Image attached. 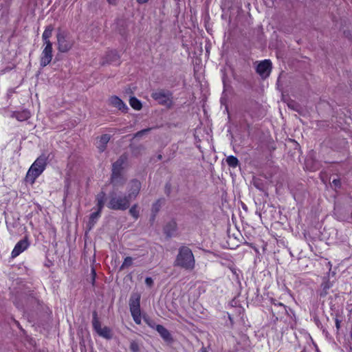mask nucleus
Wrapping results in <instances>:
<instances>
[{
  "label": "nucleus",
  "mask_w": 352,
  "mask_h": 352,
  "mask_svg": "<svg viewBox=\"0 0 352 352\" xmlns=\"http://www.w3.org/2000/svg\"><path fill=\"white\" fill-rule=\"evenodd\" d=\"M174 265L186 270H192L195 260L192 250L186 246L179 248Z\"/></svg>",
  "instance_id": "obj_1"
},
{
  "label": "nucleus",
  "mask_w": 352,
  "mask_h": 352,
  "mask_svg": "<svg viewBox=\"0 0 352 352\" xmlns=\"http://www.w3.org/2000/svg\"><path fill=\"white\" fill-rule=\"evenodd\" d=\"M126 160V156L122 155L112 164L111 183L115 187L122 186L125 183L126 179L123 176L122 171Z\"/></svg>",
  "instance_id": "obj_2"
},
{
  "label": "nucleus",
  "mask_w": 352,
  "mask_h": 352,
  "mask_svg": "<svg viewBox=\"0 0 352 352\" xmlns=\"http://www.w3.org/2000/svg\"><path fill=\"white\" fill-rule=\"evenodd\" d=\"M48 155L45 153H42L38 157H37L27 173V181L30 182L32 184L35 182L36 178L45 170Z\"/></svg>",
  "instance_id": "obj_3"
},
{
  "label": "nucleus",
  "mask_w": 352,
  "mask_h": 352,
  "mask_svg": "<svg viewBox=\"0 0 352 352\" xmlns=\"http://www.w3.org/2000/svg\"><path fill=\"white\" fill-rule=\"evenodd\" d=\"M131 200L127 195L111 192L107 206L113 210H125L130 206Z\"/></svg>",
  "instance_id": "obj_4"
},
{
  "label": "nucleus",
  "mask_w": 352,
  "mask_h": 352,
  "mask_svg": "<svg viewBox=\"0 0 352 352\" xmlns=\"http://www.w3.org/2000/svg\"><path fill=\"white\" fill-rule=\"evenodd\" d=\"M57 48L61 53H65L72 49L75 39L68 32L59 30L56 34Z\"/></svg>",
  "instance_id": "obj_5"
},
{
  "label": "nucleus",
  "mask_w": 352,
  "mask_h": 352,
  "mask_svg": "<svg viewBox=\"0 0 352 352\" xmlns=\"http://www.w3.org/2000/svg\"><path fill=\"white\" fill-rule=\"evenodd\" d=\"M140 302V295L137 293L132 294L129 300V308L133 319L137 324H140L142 321Z\"/></svg>",
  "instance_id": "obj_6"
},
{
  "label": "nucleus",
  "mask_w": 352,
  "mask_h": 352,
  "mask_svg": "<svg viewBox=\"0 0 352 352\" xmlns=\"http://www.w3.org/2000/svg\"><path fill=\"white\" fill-rule=\"evenodd\" d=\"M151 97L159 104L170 106L172 104V93L167 90L160 89L152 93Z\"/></svg>",
  "instance_id": "obj_7"
},
{
  "label": "nucleus",
  "mask_w": 352,
  "mask_h": 352,
  "mask_svg": "<svg viewBox=\"0 0 352 352\" xmlns=\"http://www.w3.org/2000/svg\"><path fill=\"white\" fill-rule=\"evenodd\" d=\"M92 325L94 329L101 337L110 339L112 337L111 330L109 327H102L100 322L98 320V314L96 311L93 313Z\"/></svg>",
  "instance_id": "obj_8"
},
{
  "label": "nucleus",
  "mask_w": 352,
  "mask_h": 352,
  "mask_svg": "<svg viewBox=\"0 0 352 352\" xmlns=\"http://www.w3.org/2000/svg\"><path fill=\"white\" fill-rule=\"evenodd\" d=\"M53 57L52 54V43L44 45V48L42 51L40 57V65L41 67H45L50 63Z\"/></svg>",
  "instance_id": "obj_9"
},
{
  "label": "nucleus",
  "mask_w": 352,
  "mask_h": 352,
  "mask_svg": "<svg viewBox=\"0 0 352 352\" xmlns=\"http://www.w3.org/2000/svg\"><path fill=\"white\" fill-rule=\"evenodd\" d=\"M256 71L262 78H267L272 71V62L267 59L261 61L258 64Z\"/></svg>",
  "instance_id": "obj_10"
},
{
  "label": "nucleus",
  "mask_w": 352,
  "mask_h": 352,
  "mask_svg": "<svg viewBox=\"0 0 352 352\" xmlns=\"http://www.w3.org/2000/svg\"><path fill=\"white\" fill-rule=\"evenodd\" d=\"M141 188V184L137 179H133L128 185L127 196L131 201L135 199L138 195Z\"/></svg>",
  "instance_id": "obj_11"
},
{
  "label": "nucleus",
  "mask_w": 352,
  "mask_h": 352,
  "mask_svg": "<svg viewBox=\"0 0 352 352\" xmlns=\"http://www.w3.org/2000/svg\"><path fill=\"white\" fill-rule=\"evenodd\" d=\"M109 104L113 107L118 109L122 112H126L129 109L126 104L118 96H112L109 98Z\"/></svg>",
  "instance_id": "obj_12"
},
{
  "label": "nucleus",
  "mask_w": 352,
  "mask_h": 352,
  "mask_svg": "<svg viewBox=\"0 0 352 352\" xmlns=\"http://www.w3.org/2000/svg\"><path fill=\"white\" fill-rule=\"evenodd\" d=\"M29 242L27 239L19 241L14 246L11 255L12 258L18 256L21 253L25 251L29 247Z\"/></svg>",
  "instance_id": "obj_13"
},
{
  "label": "nucleus",
  "mask_w": 352,
  "mask_h": 352,
  "mask_svg": "<svg viewBox=\"0 0 352 352\" xmlns=\"http://www.w3.org/2000/svg\"><path fill=\"white\" fill-rule=\"evenodd\" d=\"M31 116L30 111L23 109L22 111H16L11 112L10 117L16 118L19 122H23L28 120Z\"/></svg>",
  "instance_id": "obj_14"
},
{
  "label": "nucleus",
  "mask_w": 352,
  "mask_h": 352,
  "mask_svg": "<svg viewBox=\"0 0 352 352\" xmlns=\"http://www.w3.org/2000/svg\"><path fill=\"white\" fill-rule=\"evenodd\" d=\"M155 330L160 335L162 338L166 342H171L173 340V338L171 334L168 331L167 329H166L164 326L161 324H157L155 326Z\"/></svg>",
  "instance_id": "obj_15"
},
{
  "label": "nucleus",
  "mask_w": 352,
  "mask_h": 352,
  "mask_svg": "<svg viewBox=\"0 0 352 352\" xmlns=\"http://www.w3.org/2000/svg\"><path fill=\"white\" fill-rule=\"evenodd\" d=\"M120 60V56L118 52L115 50L109 51L107 53L105 56V60L102 62V65L105 63H118Z\"/></svg>",
  "instance_id": "obj_16"
},
{
  "label": "nucleus",
  "mask_w": 352,
  "mask_h": 352,
  "mask_svg": "<svg viewBox=\"0 0 352 352\" xmlns=\"http://www.w3.org/2000/svg\"><path fill=\"white\" fill-rule=\"evenodd\" d=\"M110 138L111 136L109 134H104L100 137V139L96 144L97 148L100 153L105 150L107 144L109 142Z\"/></svg>",
  "instance_id": "obj_17"
},
{
  "label": "nucleus",
  "mask_w": 352,
  "mask_h": 352,
  "mask_svg": "<svg viewBox=\"0 0 352 352\" xmlns=\"http://www.w3.org/2000/svg\"><path fill=\"white\" fill-rule=\"evenodd\" d=\"M54 28L52 25H50L47 26L42 34V38L44 42V45H47L48 43H52L50 41V38L52 36V31Z\"/></svg>",
  "instance_id": "obj_18"
},
{
  "label": "nucleus",
  "mask_w": 352,
  "mask_h": 352,
  "mask_svg": "<svg viewBox=\"0 0 352 352\" xmlns=\"http://www.w3.org/2000/svg\"><path fill=\"white\" fill-rule=\"evenodd\" d=\"M106 198V194L104 191H101L97 194L96 197L97 208L99 210H102L104 206Z\"/></svg>",
  "instance_id": "obj_19"
},
{
  "label": "nucleus",
  "mask_w": 352,
  "mask_h": 352,
  "mask_svg": "<svg viewBox=\"0 0 352 352\" xmlns=\"http://www.w3.org/2000/svg\"><path fill=\"white\" fill-rule=\"evenodd\" d=\"M177 230V224L175 221L169 222L164 228V232L168 236H171Z\"/></svg>",
  "instance_id": "obj_20"
},
{
  "label": "nucleus",
  "mask_w": 352,
  "mask_h": 352,
  "mask_svg": "<svg viewBox=\"0 0 352 352\" xmlns=\"http://www.w3.org/2000/svg\"><path fill=\"white\" fill-rule=\"evenodd\" d=\"M273 307L272 308V311L281 308V314H287V307L281 302H277L276 300H272Z\"/></svg>",
  "instance_id": "obj_21"
},
{
  "label": "nucleus",
  "mask_w": 352,
  "mask_h": 352,
  "mask_svg": "<svg viewBox=\"0 0 352 352\" xmlns=\"http://www.w3.org/2000/svg\"><path fill=\"white\" fill-rule=\"evenodd\" d=\"M131 107L135 110H140L142 109L141 102L135 97H131L129 100Z\"/></svg>",
  "instance_id": "obj_22"
},
{
  "label": "nucleus",
  "mask_w": 352,
  "mask_h": 352,
  "mask_svg": "<svg viewBox=\"0 0 352 352\" xmlns=\"http://www.w3.org/2000/svg\"><path fill=\"white\" fill-rule=\"evenodd\" d=\"M102 210H99L92 212L90 214L89 224L90 225V228L94 225L98 218L100 217V213Z\"/></svg>",
  "instance_id": "obj_23"
},
{
  "label": "nucleus",
  "mask_w": 352,
  "mask_h": 352,
  "mask_svg": "<svg viewBox=\"0 0 352 352\" xmlns=\"http://www.w3.org/2000/svg\"><path fill=\"white\" fill-rule=\"evenodd\" d=\"M226 162L228 166L232 168H236L239 165L238 159L233 155L228 156L226 159Z\"/></svg>",
  "instance_id": "obj_24"
},
{
  "label": "nucleus",
  "mask_w": 352,
  "mask_h": 352,
  "mask_svg": "<svg viewBox=\"0 0 352 352\" xmlns=\"http://www.w3.org/2000/svg\"><path fill=\"white\" fill-rule=\"evenodd\" d=\"M129 349L132 352H141L140 344L136 340H131Z\"/></svg>",
  "instance_id": "obj_25"
},
{
  "label": "nucleus",
  "mask_w": 352,
  "mask_h": 352,
  "mask_svg": "<svg viewBox=\"0 0 352 352\" xmlns=\"http://www.w3.org/2000/svg\"><path fill=\"white\" fill-rule=\"evenodd\" d=\"M133 263V258L131 256H127L124 258L122 265L120 267V270H123L125 268L129 267Z\"/></svg>",
  "instance_id": "obj_26"
},
{
  "label": "nucleus",
  "mask_w": 352,
  "mask_h": 352,
  "mask_svg": "<svg viewBox=\"0 0 352 352\" xmlns=\"http://www.w3.org/2000/svg\"><path fill=\"white\" fill-rule=\"evenodd\" d=\"M138 204H134L129 209V214L135 219H138L139 217V210L138 209Z\"/></svg>",
  "instance_id": "obj_27"
},
{
  "label": "nucleus",
  "mask_w": 352,
  "mask_h": 352,
  "mask_svg": "<svg viewBox=\"0 0 352 352\" xmlns=\"http://www.w3.org/2000/svg\"><path fill=\"white\" fill-rule=\"evenodd\" d=\"M160 200H157L153 205V207H152V210L153 212H157L160 210Z\"/></svg>",
  "instance_id": "obj_28"
},
{
  "label": "nucleus",
  "mask_w": 352,
  "mask_h": 352,
  "mask_svg": "<svg viewBox=\"0 0 352 352\" xmlns=\"http://www.w3.org/2000/svg\"><path fill=\"white\" fill-rule=\"evenodd\" d=\"M149 131H150V129H143L142 131H140L135 133V137H140Z\"/></svg>",
  "instance_id": "obj_29"
},
{
  "label": "nucleus",
  "mask_w": 352,
  "mask_h": 352,
  "mask_svg": "<svg viewBox=\"0 0 352 352\" xmlns=\"http://www.w3.org/2000/svg\"><path fill=\"white\" fill-rule=\"evenodd\" d=\"M145 283L146 284V285H148V287H151L153 285V279L151 278V277H147L145 279Z\"/></svg>",
  "instance_id": "obj_30"
},
{
  "label": "nucleus",
  "mask_w": 352,
  "mask_h": 352,
  "mask_svg": "<svg viewBox=\"0 0 352 352\" xmlns=\"http://www.w3.org/2000/svg\"><path fill=\"white\" fill-rule=\"evenodd\" d=\"M146 324H148L151 328L155 329V326H156L157 324H155V322H153V321H151V320H146Z\"/></svg>",
  "instance_id": "obj_31"
},
{
  "label": "nucleus",
  "mask_w": 352,
  "mask_h": 352,
  "mask_svg": "<svg viewBox=\"0 0 352 352\" xmlns=\"http://www.w3.org/2000/svg\"><path fill=\"white\" fill-rule=\"evenodd\" d=\"M332 183L334 184L336 187L340 186V181L339 179H333Z\"/></svg>",
  "instance_id": "obj_32"
},
{
  "label": "nucleus",
  "mask_w": 352,
  "mask_h": 352,
  "mask_svg": "<svg viewBox=\"0 0 352 352\" xmlns=\"http://www.w3.org/2000/svg\"><path fill=\"white\" fill-rule=\"evenodd\" d=\"M136 1H138V3L142 4V3H147L149 0H136Z\"/></svg>",
  "instance_id": "obj_33"
},
{
  "label": "nucleus",
  "mask_w": 352,
  "mask_h": 352,
  "mask_svg": "<svg viewBox=\"0 0 352 352\" xmlns=\"http://www.w3.org/2000/svg\"><path fill=\"white\" fill-rule=\"evenodd\" d=\"M91 274L93 275V282H94L95 280V276H96V272H95V270L94 269H92L91 270Z\"/></svg>",
  "instance_id": "obj_34"
},
{
  "label": "nucleus",
  "mask_w": 352,
  "mask_h": 352,
  "mask_svg": "<svg viewBox=\"0 0 352 352\" xmlns=\"http://www.w3.org/2000/svg\"><path fill=\"white\" fill-rule=\"evenodd\" d=\"M109 3L111 4H115L116 2V0H107Z\"/></svg>",
  "instance_id": "obj_35"
},
{
  "label": "nucleus",
  "mask_w": 352,
  "mask_h": 352,
  "mask_svg": "<svg viewBox=\"0 0 352 352\" xmlns=\"http://www.w3.org/2000/svg\"><path fill=\"white\" fill-rule=\"evenodd\" d=\"M201 352H208V351L205 347H202L201 349Z\"/></svg>",
  "instance_id": "obj_36"
},
{
  "label": "nucleus",
  "mask_w": 352,
  "mask_h": 352,
  "mask_svg": "<svg viewBox=\"0 0 352 352\" xmlns=\"http://www.w3.org/2000/svg\"><path fill=\"white\" fill-rule=\"evenodd\" d=\"M336 327H337V328H339V327H340L338 321L336 322Z\"/></svg>",
  "instance_id": "obj_37"
},
{
  "label": "nucleus",
  "mask_w": 352,
  "mask_h": 352,
  "mask_svg": "<svg viewBox=\"0 0 352 352\" xmlns=\"http://www.w3.org/2000/svg\"><path fill=\"white\" fill-rule=\"evenodd\" d=\"M278 309H278V312H279L280 314H281V308H278Z\"/></svg>",
  "instance_id": "obj_38"
}]
</instances>
